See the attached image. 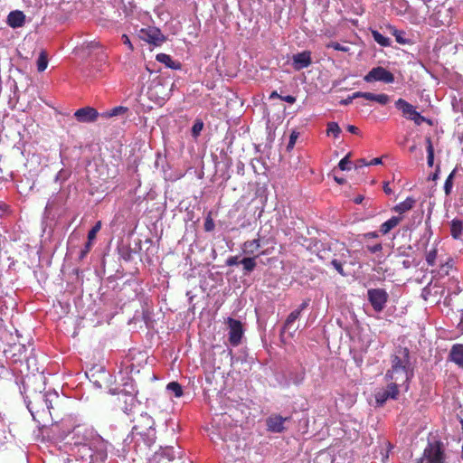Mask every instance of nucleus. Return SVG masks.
Returning a JSON list of instances; mask_svg holds the SVG:
<instances>
[{"instance_id": "64", "label": "nucleus", "mask_w": 463, "mask_h": 463, "mask_svg": "<svg viewBox=\"0 0 463 463\" xmlns=\"http://www.w3.org/2000/svg\"><path fill=\"white\" fill-rule=\"evenodd\" d=\"M402 266L405 268V269H409L411 267V261L408 260H405L402 261Z\"/></svg>"}, {"instance_id": "54", "label": "nucleus", "mask_w": 463, "mask_h": 463, "mask_svg": "<svg viewBox=\"0 0 463 463\" xmlns=\"http://www.w3.org/2000/svg\"><path fill=\"white\" fill-rule=\"evenodd\" d=\"M425 141H426V144H427V147H426L427 153H429V149H431L432 152H434V147H433V145H432V142H431V137H426Z\"/></svg>"}, {"instance_id": "61", "label": "nucleus", "mask_w": 463, "mask_h": 463, "mask_svg": "<svg viewBox=\"0 0 463 463\" xmlns=\"http://www.w3.org/2000/svg\"><path fill=\"white\" fill-rule=\"evenodd\" d=\"M383 191L386 194H391L392 193V189L390 188L389 186V184L386 183L384 185H383Z\"/></svg>"}, {"instance_id": "14", "label": "nucleus", "mask_w": 463, "mask_h": 463, "mask_svg": "<svg viewBox=\"0 0 463 463\" xmlns=\"http://www.w3.org/2000/svg\"><path fill=\"white\" fill-rule=\"evenodd\" d=\"M177 453L174 447L161 448L159 451L155 452L147 463H169L175 458Z\"/></svg>"}, {"instance_id": "26", "label": "nucleus", "mask_w": 463, "mask_h": 463, "mask_svg": "<svg viewBox=\"0 0 463 463\" xmlns=\"http://www.w3.org/2000/svg\"><path fill=\"white\" fill-rule=\"evenodd\" d=\"M260 248V239L247 241L242 244V251L248 255H254Z\"/></svg>"}, {"instance_id": "57", "label": "nucleus", "mask_w": 463, "mask_h": 463, "mask_svg": "<svg viewBox=\"0 0 463 463\" xmlns=\"http://www.w3.org/2000/svg\"><path fill=\"white\" fill-rule=\"evenodd\" d=\"M357 97H354V94L352 96H349L347 99L341 100V104L343 105H348L352 102L354 99H356Z\"/></svg>"}, {"instance_id": "29", "label": "nucleus", "mask_w": 463, "mask_h": 463, "mask_svg": "<svg viewBox=\"0 0 463 463\" xmlns=\"http://www.w3.org/2000/svg\"><path fill=\"white\" fill-rule=\"evenodd\" d=\"M401 221H402V217L392 216V218H390L389 220H387L381 225L380 232L383 234H387L391 230H392L394 227H396L400 223Z\"/></svg>"}, {"instance_id": "27", "label": "nucleus", "mask_w": 463, "mask_h": 463, "mask_svg": "<svg viewBox=\"0 0 463 463\" xmlns=\"http://www.w3.org/2000/svg\"><path fill=\"white\" fill-rule=\"evenodd\" d=\"M415 203H416V201L414 198L407 197L403 202L395 205L393 208V211L400 214H402V213L410 211L411 209H412Z\"/></svg>"}, {"instance_id": "11", "label": "nucleus", "mask_w": 463, "mask_h": 463, "mask_svg": "<svg viewBox=\"0 0 463 463\" xmlns=\"http://www.w3.org/2000/svg\"><path fill=\"white\" fill-rule=\"evenodd\" d=\"M76 425L71 418L62 419L52 425L51 433L57 439H64L71 435V429Z\"/></svg>"}, {"instance_id": "13", "label": "nucleus", "mask_w": 463, "mask_h": 463, "mask_svg": "<svg viewBox=\"0 0 463 463\" xmlns=\"http://www.w3.org/2000/svg\"><path fill=\"white\" fill-rule=\"evenodd\" d=\"M400 391L396 383H388L386 388L380 389L375 393V402L378 406H383L389 399L396 400Z\"/></svg>"}, {"instance_id": "55", "label": "nucleus", "mask_w": 463, "mask_h": 463, "mask_svg": "<svg viewBox=\"0 0 463 463\" xmlns=\"http://www.w3.org/2000/svg\"><path fill=\"white\" fill-rule=\"evenodd\" d=\"M122 40H123V43H124V44H126V45H128V48H129L130 50H132V49H133V46H132V44H131V43H130V40H129V38L128 37V35L123 34V35H122Z\"/></svg>"}, {"instance_id": "38", "label": "nucleus", "mask_w": 463, "mask_h": 463, "mask_svg": "<svg viewBox=\"0 0 463 463\" xmlns=\"http://www.w3.org/2000/svg\"><path fill=\"white\" fill-rule=\"evenodd\" d=\"M203 128V122L200 119L195 120L192 128V136L197 137Z\"/></svg>"}, {"instance_id": "41", "label": "nucleus", "mask_w": 463, "mask_h": 463, "mask_svg": "<svg viewBox=\"0 0 463 463\" xmlns=\"http://www.w3.org/2000/svg\"><path fill=\"white\" fill-rule=\"evenodd\" d=\"M101 229V222H98L89 232L88 233V241H91L96 238L97 233Z\"/></svg>"}, {"instance_id": "3", "label": "nucleus", "mask_w": 463, "mask_h": 463, "mask_svg": "<svg viewBox=\"0 0 463 463\" xmlns=\"http://www.w3.org/2000/svg\"><path fill=\"white\" fill-rule=\"evenodd\" d=\"M395 107L397 109L402 111L404 118L412 120L417 126H420L424 122L429 125H432L430 119L421 116L420 113L415 109L414 106L403 99H397L395 101Z\"/></svg>"}, {"instance_id": "18", "label": "nucleus", "mask_w": 463, "mask_h": 463, "mask_svg": "<svg viewBox=\"0 0 463 463\" xmlns=\"http://www.w3.org/2000/svg\"><path fill=\"white\" fill-rule=\"evenodd\" d=\"M299 311H292L287 317L282 329L280 331V337L284 341V335L288 334L290 337H293L294 333L297 331V327L294 326L296 320L299 317Z\"/></svg>"}, {"instance_id": "15", "label": "nucleus", "mask_w": 463, "mask_h": 463, "mask_svg": "<svg viewBox=\"0 0 463 463\" xmlns=\"http://www.w3.org/2000/svg\"><path fill=\"white\" fill-rule=\"evenodd\" d=\"M288 417H282L279 414H272L266 420L268 430L275 433H280L286 429L284 424L288 421Z\"/></svg>"}, {"instance_id": "49", "label": "nucleus", "mask_w": 463, "mask_h": 463, "mask_svg": "<svg viewBox=\"0 0 463 463\" xmlns=\"http://www.w3.org/2000/svg\"><path fill=\"white\" fill-rule=\"evenodd\" d=\"M241 260H239L238 256H231L226 260V265L227 266H235L238 264H241Z\"/></svg>"}, {"instance_id": "31", "label": "nucleus", "mask_w": 463, "mask_h": 463, "mask_svg": "<svg viewBox=\"0 0 463 463\" xmlns=\"http://www.w3.org/2000/svg\"><path fill=\"white\" fill-rule=\"evenodd\" d=\"M373 40L383 47H388L391 45V40L388 37L383 36L377 30H371Z\"/></svg>"}, {"instance_id": "9", "label": "nucleus", "mask_w": 463, "mask_h": 463, "mask_svg": "<svg viewBox=\"0 0 463 463\" xmlns=\"http://www.w3.org/2000/svg\"><path fill=\"white\" fill-rule=\"evenodd\" d=\"M366 82L381 81L383 83H392L394 75L382 66L373 68L364 77Z\"/></svg>"}, {"instance_id": "39", "label": "nucleus", "mask_w": 463, "mask_h": 463, "mask_svg": "<svg viewBox=\"0 0 463 463\" xmlns=\"http://www.w3.org/2000/svg\"><path fill=\"white\" fill-rule=\"evenodd\" d=\"M354 97H360V98H364V99H365L367 100L376 101L377 94H374V93H372V92L357 91V92L354 93Z\"/></svg>"}, {"instance_id": "30", "label": "nucleus", "mask_w": 463, "mask_h": 463, "mask_svg": "<svg viewBox=\"0 0 463 463\" xmlns=\"http://www.w3.org/2000/svg\"><path fill=\"white\" fill-rule=\"evenodd\" d=\"M258 256L254 257H246L241 260V264L243 266V270L245 274L250 273L255 268H256V258Z\"/></svg>"}, {"instance_id": "16", "label": "nucleus", "mask_w": 463, "mask_h": 463, "mask_svg": "<svg viewBox=\"0 0 463 463\" xmlns=\"http://www.w3.org/2000/svg\"><path fill=\"white\" fill-rule=\"evenodd\" d=\"M74 117L79 122L91 123L97 120L99 112L92 107H84L76 110Z\"/></svg>"}, {"instance_id": "33", "label": "nucleus", "mask_w": 463, "mask_h": 463, "mask_svg": "<svg viewBox=\"0 0 463 463\" xmlns=\"http://www.w3.org/2000/svg\"><path fill=\"white\" fill-rule=\"evenodd\" d=\"M167 391L174 393L175 397L179 398L183 395V388L177 382H171L166 385Z\"/></svg>"}, {"instance_id": "48", "label": "nucleus", "mask_w": 463, "mask_h": 463, "mask_svg": "<svg viewBox=\"0 0 463 463\" xmlns=\"http://www.w3.org/2000/svg\"><path fill=\"white\" fill-rule=\"evenodd\" d=\"M366 249L371 253H376V252L381 251L383 250V245L381 243H376L374 245H367Z\"/></svg>"}, {"instance_id": "12", "label": "nucleus", "mask_w": 463, "mask_h": 463, "mask_svg": "<svg viewBox=\"0 0 463 463\" xmlns=\"http://www.w3.org/2000/svg\"><path fill=\"white\" fill-rule=\"evenodd\" d=\"M138 37L141 40L156 46L161 45L165 41V37L160 29L153 26L142 28L138 32Z\"/></svg>"}, {"instance_id": "7", "label": "nucleus", "mask_w": 463, "mask_h": 463, "mask_svg": "<svg viewBox=\"0 0 463 463\" xmlns=\"http://www.w3.org/2000/svg\"><path fill=\"white\" fill-rule=\"evenodd\" d=\"M391 368L413 370L411 366L410 351L407 347L398 346L391 355Z\"/></svg>"}, {"instance_id": "42", "label": "nucleus", "mask_w": 463, "mask_h": 463, "mask_svg": "<svg viewBox=\"0 0 463 463\" xmlns=\"http://www.w3.org/2000/svg\"><path fill=\"white\" fill-rule=\"evenodd\" d=\"M204 230L206 232H212L214 230L215 224L211 216V213H209L205 218V222L203 224Z\"/></svg>"}, {"instance_id": "1", "label": "nucleus", "mask_w": 463, "mask_h": 463, "mask_svg": "<svg viewBox=\"0 0 463 463\" xmlns=\"http://www.w3.org/2000/svg\"><path fill=\"white\" fill-rule=\"evenodd\" d=\"M132 439L142 440L146 447H151L156 439L154 419L146 412H141L132 419Z\"/></svg>"}, {"instance_id": "37", "label": "nucleus", "mask_w": 463, "mask_h": 463, "mask_svg": "<svg viewBox=\"0 0 463 463\" xmlns=\"http://www.w3.org/2000/svg\"><path fill=\"white\" fill-rule=\"evenodd\" d=\"M127 111H128V108H126V107H122V106L115 107L106 113V117L111 118V117L118 116V115L126 113Z\"/></svg>"}, {"instance_id": "22", "label": "nucleus", "mask_w": 463, "mask_h": 463, "mask_svg": "<svg viewBox=\"0 0 463 463\" xmlns=\"http://www.w3.org/2000/svg\"><path fill=\"white\" fill-rule=\"evenodd\" d=\"M388 30L390 33L395 37V40L398 43L402 45L412 43V40L408 36V33L405 31L398 30L392 25L388 26Z\"/></svg>"}, {"instance_id": "59", "label": "nucleus", "mask_w": 463, "mask_h": 463, "mask_svg": "<svg viewBox=\"0 0 463 463\" xmlns=\"http://www.w3.org/2000/svg\"><path fill=\"white\" fill-rule=\"evenodd\" d=\"M347 130L350 132V133H353V134H357L358 133V128L355 127V126H353V125H349L347 127Z\"/></svg>"}, {"instance_id": "36", "label": "nucleus", "mask_w": 463, "mask_h": 463, "mask_svg": "<svg viewBox=\"0 0 463 463\" xmlns=\"http://www.w3.org/2000/svg\"><path fill=\"white\" fill-rule=\"evenodd\" d=\"M156 60L160 62L165 63L169 68H176L175 66V61L172 60V58L165 53H159L156 55Z\"/></svg>"}, {"instance_id": "24", "label": "nucleus", "mask_w": 463, "mask_h": 463, "mask_svg": "<svg viewBox=\"0 0 463 463\" xmlns=\"http://www.w3.org/2000/svg\"><path fill=\"white\" fill-rule=\"evenodd\" d=\"M125 400L124 402L126 403V406L123 408V411L126 414L131 415L136 413V409L139 408V404L136 401L135 397L132 395H123Z\"/></svg>"}, {"instance_id": "35", "label": "nucleus", "mask_w": 463, "mask_h": 463, "mask_svg": "<svg viewBox=\"0 0 463 463\" xmlns=\"http://www.w3.org/2000/svg\"><path fill=\"white\" fill-rule=\"evenodd\" d=\"M326 133L328 136L332 135L334 137H338L341 133V128L336 122H329L327 124Z\"/></svg>"}, {"instance_id": "23", "label": "nucleus", "mask_w": 463, "mask_h": 463, "mask_svg": "<svg viewBox=\"0 0 463 463\" xmlns=\"http://www.w3.org/2000/svg\"><path fill=\"white\" fill-rule=\"evenodd\" d=\"M449 358L452 362L463 368V345L456 344L451 347Z\"/></svg>"}, {"instance_id": "19", "label": "nucleus", "mask_w": 463, "mask_h": 463, "mask_svg": "<svg viewBox=\"0 0 463 463\" xmlns=\"http://www.w3.org/2000/svg\"><path fill=\"white\" fill-rule=\"evenodd\" d=\"M6 23L12 28H20L25 24V14L19 10L12 11L7 15Z\"/></svg>"}, {"instance_id": "34", "label": "nucleus", "mask_w": 463, "mask_h": 463, "mask_svg": "<svg viewBox=\"0 0 463 463\" xmlns=\"http://www.w3.org/2000/svg\"><path fill=\"white\" fill-rule=\"evenodd\" d=\"M48 65V58L47 53L44 51H42L38 59H37V70L38 71H43Z\"/></svg>"}, {"instance_id": "4", "label": "nucleus", "mask_w": 463, "mask_h": 463, "mask_svg": "<svg viewBox=\"0 0 463 463\" xmlns=\"http://www.w3.org/2000/svg\"><path fill=\"white\" fill-rule=\"evenodd\" d=\"M413 370L390 368L385 373V380L396 383V386L403 387L405 391L409 388V382L413 377Z\"/></svg>"}, {"instance_id": "56", "label": "nucleus", "mask_w": 463, "mask_h": 463, "mask_svg": "<svg viewBox=\"0 0 463 463\" xmlns=\"http://www.w3.org/2000/svg\"><path fill=\"white\" fill-rule=\"evenodd\" d=\"M460 312H461V315H460V320H459V322H458V326H457V327H458V329L461 333H463V308L460 310Z\"/></svg>"}, {"instance_id": "40", "label": "nucleus", "mask_w": 463, "mask_h": 463, "mask_svg": "<svg viewBox=\"0 0 463 463\" xmlns=\"http://www.w3.org/2000/svg\"><path fill=\"white\" fill-rule=\"evenodd\" d=\"M326 48H332V49H334L335 51H340V52H347L350 50L348 46L342 45V44H340L337 42H330V43H328L326 44Z\"/></svg>"}, {"instance_id": "50", "label": "nucleus", "mask_w": 463, "mask_h": 463, "mask_svg": "<svg viewBox=\"0 0 463 463\" xmlns=\"http://www.w3.org/2000/svg\"><path fill=\"white\" fill-rule=\"evenodd\" d=\"M427 164L430 167L434 164V152L431 149H429V153H427Z\"/></svg>"}, {"instance_id": "10", "label": "nucleus", "mask_w": 463, "mask_h": 463, "mask_svg": "<svg viewBox=\"0 0 463 463\" xmlns=\"http://www.w3.org/2000/svg\"><path fill=\"white\" fill-rule=\"evenodd\" d=\"M91 449L93 458L96 460L103 461L107 458L108 442L103 439L96 431L93 433V437L88 443Z\"/></svg>"}, {"instance_id": "47", "label": "nucleus", "mask_w": 463, "mask_h": 463, "mask_svg": "<svg viewBox=\"0 0 463 463\" xmlns=\"http://www.w3.org/2000/svg\"><path fill=\"white\" fill-rule=\"evenodd\" d=\"M390 101V97L387 94L382 93L377 94L376 102H378L381 105H385Z\"/></svg>"}, {"instance_id": "43", "label": "nucleus", "mask_w": 463, "mask_h": 463, "mask_svg": "<svg viewBox=\"0 0 463 463\" xmlns=\"http://www.w3.org/2000/svg\"><path fill=\"white\" fill-rule=\"evenodd\" d=\"M350 165L351 161L349 160V155L345 156L344 158H342L338 164V167L343 170H350Z\"/></svg>"}, {"instance_id": "32", "label": "nucleus", "mask_w": 463, "mask_h": 463, "mask_svg": "<svg viewBox=\"0 0 463 463\" xmlns=\"http://www.w3.org/2000/svg\"><path fill=\"white\" fill-rule=\"evenodd\" d=\"M457 171H458V169L454 168L451 171V173L449 175V176L447 177V179L444 183V192L447 196L450 195V194L452 192L454 178H455Z\"/></svg>"}, {"instance_id": "51", "label": "nucleus", "mask_w": 463, "mask_h": 463, "mask_svg": "<svg viewBox=\"0 0 463 463\" xmlns=\"http://www.w3.org/2000/svg\"><path fill=\"white\" fill-rule=\"evenodd\" d=\"M280 99L283 100V101H286V102H288L289 104H293L297 100L296 97H294L292 95H287V96H282L281 95Z\"/></svg>"}, {"instance_id": "21", "label": "nucleus", "mask_w": 463, "mask_h": 463, "mask_svg": "<svg viewBox=\"0 0 463 463\" xmlns=\"http://www.w3.org/2000/svg\"><path fill=\"white\" fill-rule=\"evenodd\" d=\"M350 256V251L346 248H342V252L340 254V259H333L331 260V265L335 269V270L342 276H346L343 269V265L346 262L345 259Z\"/></svg>"}, {"instance_id": "2", "label": "nucleus", "mask_w": 463, "mask_h": 463, "mask_svg": "<svg viewBox=\"0 0 463 463\" xmlns=\"http://www.w3.org/2000/svg\"><path fill=\"white\" fill-rule=\"evenodd\" d=\"M440 441L429 442L421 458L416 463H444L445 455Z\"/></svg>"}, {"instance_id": "60", "label": "nucleus", "mask_w": 463, "mask_h": 463, "mask_svg": "<svg viewBox=\"0 0 463 463\" xmlns=\"http://www.w3.org/2000/svg\"><path fill=\"white\" fill-rule=\"evenodd\" d=\"M281 95L278 93L277 90H274L270 93L269 95V99H280Z\"/></svg>"}, {"instance_id": "58", "label": "nucleus", "mask_w": 463, "mask_h": 463, "mask_svg": "<svg viewBox=\"0 0 463 463\" xmlns=\"http://www.w3.org/2000/svg\"><path fill=\"white\" fill-rule=\"evenodd\" d=\"M382 164V158L380 157H376V158H373V160L369 161V165H380Z\"/></svg>"}, {"instance_id": "63", "label": "nucleus", "mask_w": 463, "mask_h": 463, "mask_svg": "<svg viewBox=\"0 0 463 463\" xmlns=\"http://www.w3.org/2000/svg\"><path fill=\"white\" fill-rule=\"evenodd\" d=\"M439 168L438 167V169L436 170L435 173H433L430 178L433 181L437 180L439 178Z\"/></svg>"}, {"instance_id": "6", "label": "nucleus", "mask_w": 463, "mask_h": 463, "mask_svg": "<svg viewBox=\"0 0 463 463\" xmlns=\"http://www.w3.org/2000/svg\"><path fill=\"white\" fill-rule=\"evenodd\" d=\"M94 430L84 424H77L71 429L70 446L89 443L93 437Z\"/></svg>"}, {"instance_id": "25", "label": "nucleus", "mask_w": 463, "mask_h": 463, "mask_svg": "<svg viewBox=\"0 0 463 463\" xmlns=\"http://www.w3.org/2000/svg\"><path fill=\"white\" fill-rule=\"evenodd\" d=\"M39 398L44 402L46 409L50 414L51 410L53 409V402L59 399V394L56 392H47L43 395H39Z\"/></svg>"}, {"instance_id": "45", "label": "nucleus", "mask_w": 463, "mask_h": 463, "mask_svg": "<svg viewBox=\"0 0 463 463\" xmlns=\"http://www.w3.org/2000/svg\"><path fill=\"white\" fill-rule=\"evenodd\" d=\"M298 137V132L293 131L290 134L289 140H288V146H287V149L288 150H291L294 147Z\"/></svg>"}, {"instance_id": "28", "label": "nucleus", "mask_w": 463, "mask_h": 463, "mask_svg": "<svg viewBox=\"0 0 463 463\" xmlns=\"http://www.w3.org/2000/svg\"><path fill=\"white\" fill-rule=\"evenodd\" d=\"M450 233L454 239H461L463 235V221L458 219L452 220L450 223Z\"/></svg>"}, {"instance_id": "46", "label": "nucleus", "mask_w": 463, "mask_h": 463, "mask_svg": "<svg viewBox=\"0 0 463 463\" xmlns=\"http://www.w3.org/2000/svg\"><path fill=\"white\" fill-rule=\"evenodd\" d=\"M92 246V242L91 241H87L84 248L80 250V260H83L87 254L89 253V251L90 250V248Z\"/></svg>"}, {"instance_id": "52", "label": "nucleus", "mask_w": 463, "mask_h": 463, "mask_svg": "<svg viewBox=\"0 0 463 463\" xmlns=\"http://www.w3.org/2000/svg\"><path fill=\"white\" fill-rule=\"evenodd\" d=\"M368 164H369V162L366 159H364V158L359 159L357 161V163L355 164V168L357 169V168H360L363 166H367V165H369Z\"/></svg>"}, {"instance_id": "17", "label": "nucleus", "mask_w": 463, "mask_h": 463, "mask_svg": "<svg viewBox=\"0 0 463 463\" xmlns=\"http://www.w3.org/2000/svg\"><path fill=\"white\" fill-rule=\"evenodd\" d=\"M312 63L311 52L304 51L294 54L292 57V65L296 71H300L308 67Z\"/></svg>"}, {"instance_id": "5", "label": "nucleus", "mask_w": 463, "mask_h": 463, "mask_svg": "<svg viewBox=\"0 0 463 463\" xmlns=\"http://www.w3.org/2000/svg\"><path fill=\"white\" fill-rule=\"evenodd\" d=\"M225 324L227 325L230 345L232 346L240 345L245 331L242 323L235 318L228 317Z\"/></svg>"}, {"instance_id": "20", "label": "nucleus", "mask_w": 463, "mask_h": 463, "mask_svg": "<svg viewBox=\"0 0 463 463\" xmlns=\"http://www.w3.org/2000/svg\"><path fill=\"white\" fill-rule=\"evenodd\" d=\"M71 451L77 458L80 459L86 460L88 458H93L91 449L88 443L79 446H71Z\"/></svg>"}, {"instance_id": "62", "label": "nucleus", "mask_w": 463, "mask_h": 463, "mask_svg": "<svg viewBox=\"0 0 463 463\" xmlns=\"http://www.w3.org/2000/svg\"><path fill=\"white\" fill-rule=\"evenodd\" d=\"M364 237L366 238H377L378 233L376 232H372L364 234Z\"/></svg>"}, {"instance_id": "44", "label": "nucleus", "mask_w": 463, "mask_h": 463, "mask_svg": "<svg viewBox=\"0 0 463 463\" xmlns=\"http://www.w3.org/2000/svg\"><path fill=\"white\" fill-rule=\"evenodd\" d=\"M436 258H437V250H430L426 255V261L430 266H433L435 264Z\"/></svg>"}, {"instance_id": "8", "label": "nucleus", "mask_w": 463, "mask_h": 463, "mask_svg": "<svg viewBox=\"0 0 463 463\" xmlns=\"http://www.w3.org/2000/svg\"><path fill=\"white\" fill-rule=\"evenodd\" d=\"M367 298L373 310L380 313L385 308L389 295L383 288H370L367 291Z\"/></svg>"}, {"instance_id": "53", "label": "nucleus", "mask_w": 463, "mask_h": 463, "mask_svg": "<svg viewBox=\"0 0 463 463\" xmlns=\"http://www.w3.org/2000/svg\"><path fill=\"white\" fill-rule=\"evenodd\" d=\"M309 305V299L304 300L303 303L298 307V308L295 309V311H299V315L301 312L306 309Z\"/></svg>"}]
</instances>
